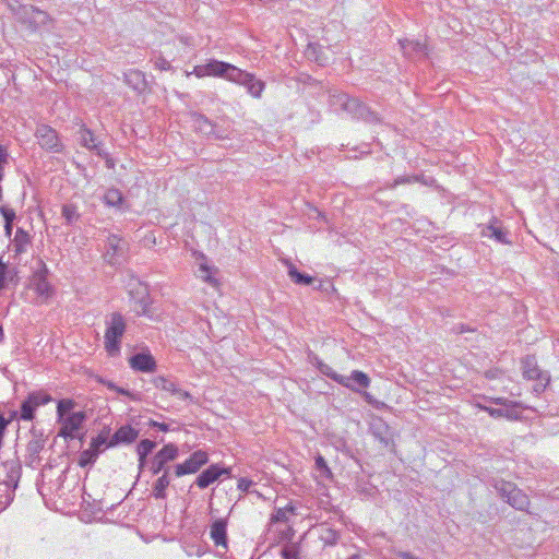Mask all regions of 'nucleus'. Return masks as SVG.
Masks as SVG:
<instances>
[{"label": "nucleus", "instance_id": "a18cd8bd", "mask_svg": "<svg viewBox=\"0 0 559 559\" xmlns=\"http://www.w3.org/2000/svg\"><path fill=\"white\" fill-rule=\"evenodd\" d=\"M490 402L497 405H501L502 407H519L521 408V403L516 401H511L506 397H492Z\"/></svg>", "mask_w": 559, "mask_h": 559}, {"label": "nucleus", "instance_id": "cd10ccee", "mask_svg": "<svg viewBox=\"0 0 559 559\" xmlns=\"http://www.w3.org/2000/svg\"><path fill=\"white\" fill-rule=\"evenodd\" d=\"M126 82L134 90H142L145 85L144 74L138 70H131L124 74Z\"/></svg>", "mask_w": 559, "mask_h": 559}, {"label": "nucleus", "instance_id": "ddd939ff", "mask_svg": "<svg viewBox=\"0 0 559 559\" xmlns=\"http://www.w3.org/2000/svg\"><path fill=\"white\" fill-rule=\"evenodd\" d=\"M126 249L127 242L122 238L116 235L109 236L106 252V257L108 258L109 263H117L119 258H122L124 255Z\"/></svg>", "mask_w": 559, "mask_h": 559}, {"label": "nucleus", "instance_id": "c85d7f7f", "mask_svg": "<svg viewBox=\"0 0 559 559\" xmlns=\"http://www.w3.org/2000/svg\"><path fill=\"white\" fill-rule=\"evenodd\" d=\"M80 142L88 150H95L98 146L97 139L94 133L85 127L80 129Z\"/></svg>", "mask_w": 559, "mask_h": 559}, {"label": "nucleus", "instance_id": "473e14b6", "mask_svg": "<svg viewBox=\"0 0 559 559\" xmlns=\"http://www.w3.org/2000/svg\"><path fill=\"white\" fill-rule=\"evenodd\" d=\"M156 456L165 463L174 461L178 456V448L173 443L166 444L156 453Z\"/></svg>", "mask_w": 559, "mask_h": 559}, {"label": "nucleus", "instance_id": "49530a36", "mask_svg": "<svg viewBox=\"0 0 559 559\" xmlns=\"http://www.w3.org/2000/svg\"><path fill=\"white\" fill-rule=\"evenodd\" d=\"M419 180L418 176H401L397 177L390 186L389 188L394 189L399 185H406V183H413L417 182Z\"/></svg>", "mask_w": 559, "mask_h": 559}, {"label": "nucleus", "instance_id": "e433bc0d", "mask_svg": "<svg viewBox=\"0 0 559 559\" xmlns=\"http://www.w3.org/2000/svg\"><path fill=\"white\" fill-rule=\"evenodd\" d=\"M122 200V193L118 189H109L104 195L105 203L110 206H117L121 204Z\"/></svg>", "mask_w": 559, "mask_h": 559}, {"label": "nucleus", "instance_id": "603ef678", "mask_svg": "<svg viewBox=\"0 0 559 559\" xmlns=\"http://www.w3.org/2000/svg\"><path fill=\"white\" fill-rule=\"evenodd\" d=\"M165 465L166 463L155 455L152 461L151 471L154 475H156L164 469Z\"/></svg>", "mask_w": 559, "mask_h": 559}, {"label": "nucleus", "instance_id": "8fccbe9b", "mask_svg": "<svg viewBox=\"0 0 559 559\" xmlns=\"http://www.w3.org/2000/svg\"><path fill=\"white\" fill-rule=\"evenodd\" d=\"M200 273H201V277L204 282H207L209 284L211 285H216V280L214 277H212L211 273H210V269L207 265L205 264H201L200 265Z\"/></svg>", "mask_w": 559, "mask_h": 559}, {"label": "nucleus", "instance_id": "5fc2aeb1", "mask_svg": "<svg viewBox=\"0 0 559 559\" xmlns=\"http://www.w3.org/2000/svg\"><path fill=\"white\" fill-rule=\"evenodd\" d=\"M173 395H176L180 400L192 402L191 394L188 391H185L178 386L176 388V392Z\"/></svg>", "mask_w": 559, "mask_h": 559}, {"label": "nucleus", "instance_id": "2f4dec72", "mask_svg": "<svg viewBox=\"0 0 559 559\" xmlns=\"http://www.w3.org/2000/svg\"><path fill=\"white\" fill-rule=\"evenodd\" d=\"M28 403L33 404L36 408L49 403L52 399L44 391L32 392L27 396Z\"/></svg>", "mask_w": 559, "mask_h": 559}, {"label": "nucleus", "instance_id": "69168bd1", "mask_svg": "<svg viewBox=\"0 0 559 559\" xmlns=\"http://www.w3.org/2000/svg\"><path fill=\"white\" fill-rule=\"evenodd\" d=\"M348 559H360V556L357 554H354Z\"/></svg>", "mask_w": 559, "mask_h": 559}, {"label": "nucleus", "instance_id": "a19ab883", "mask_svg": "<svg viewBox=\"0 0 559 559\" xmlns=\"http://www.w3.org/2000/svg\"><path fill=\"white\" fill-rule=\"evenodd\" d=\"M316 469L320 473V476L325 478V479H331L332 478V472L331 469L329 468L323 456L321 455H318L316 457Z\"/></svg>", "mask_w": 559, "mask_h": 559}, {"label": "nucleus", "instance_id": "79ce46f5", "mask_svg": "<svg viewBox=\"0 0 559 559\" xmlns=\"http://www.w3.org/2000/svg\"><path fill=\"white\" fill-rule=\"evenodd\" d=\"M74 402L70 399H64L58 402L57 405V415L58 419L63 418L64 416H68L67 414L72 411L74 407Z\"/></svg>", "mask_w": 559, "mask_h": 559}, {"label": "nucleus", "instance_id": "c756f323", "mask_svg": "<svg viewBox=\"0 0 559 559\" xmlns=\"http://www.w3.org/2000/svg\"><path fill=\"white\" fill-rule=\"evenodd\" d=\"M155 445V442L148 439H144L138 444L136 451L139 454L140 467L144 465L146 456L153 451Z\"/></svg>", "mask_w": 559, "mask_h": 559}, {"label": "nucleus", "instance_id": "6e6d98bb", "mask_svg": "<svg viewBox=\"0 0 559 559\" xmlns=\"http://www.w3.org/2000/svg\"><path fill=\"white\" fill-rule=\"evenodd\" d=\"M317 49H318L317 45H313V44L308 45V48H307V55H308V57H310V58H311V57H314V58H316V60H317L320 64H322V60H321L319 57H317V56H316V53H317Z\"/></svg>", "mask_w": 559, "mask_h": 559}, {"label": "nucleus", "instance_id": "72a5a7b5", "mask_svg": "<svg viewBox=\"0 0 559 559\" xmlns=\"http://www.w3.org/2000/svg\"><path fill=\"white\" fill-rule=\"evenodd\" d=\"M45 447V440L40 437H33L26 447L27 453L32 457H36Z\"/></svg>", "mask_w": 559, "mask_h": 559}, {"label": "nucleus", "instance_id": "864d4df0", "mask_svg": "<svg viewBox=\"0 0 559 559\" xmlns=\"http://www.w3.org/2000/svg\"><path fill=\"white\" fill-rule=\"evenodd\" d=\"M253 485V481L248 479V478H245V477H241L239 478L238 480V489L241 490V491H248L249 488Z\"/></svg>", "mask_w": 559, "mask_h": 559}, {"label": "nucleus", "instance_id": "39448f33", "mask_svg": "<svg viewBox=\"0 0 559 559\" xmlns=\"http://www.w3.org/2000/svg\"><path fill=\"white\" fill-rule=\"evenodd\" d=\"M21 467L12 464L8 480L0 483V512L5 510L14 498V490L20 478Z\"/></svg>", "mask_w": 559, "mask_h": 559}, {"label": "nucleus", "instance_id": "a878e982", "mask_svg": "<svg viewBox=\"0 0 559 559\" xmlns=\"http://www.w3.org/2000/svg\"><path fill=\"white\" fill-rule=\"evenodd\" d=\"M194 127L204 134L214 133V124L203 115L194 114L192 116Z\"/></svg>", "mask_w": 559, "mask_h": 559}, {"label": "nucleus", "instance_id": "09e8293b", "mask_svg": "<svg viewBox=\"0 0 559 559\" xmlns=\"http://www.w3.org/2000/svg\"><path fill=\"white\" fill-rule=\"evenodd\" d=\"M0 213L3 216L5 224L12 225L13 221L16 217L14 210L7 206H1Z\"/></svg>", "mask_w": 559, "mask_h": 559}, {"label": "nucleus", "instance_id": "37998d69", "mask_svg": "<svg viewBox=\"0 0 559 559\" xmlns=\"http://www.w3.org/2000/svg\"><path fill=\"white\" fill-rule=\"evenodd\" d=\"M36 407L28 403L26 399L21 405V419L23 420H32L35 415Z\"/></svg>", "mask_w": 559, "mask_h": 559}, {"label": "nucleus", "instance_id": "a211bd4d", "mask_svg": "<svg viewBox=\"0 0 559 559\" xmlns=\"http://www.w3.org/2000/svg\"><path fill=\"white\" fill-rule=\"evenodd\" d=\"M206 70L207 76L224 78L229 81V74L231 70H235V66L216 59H210L206 62Z\"/></svg>", "mask_w": 559, "mask_h": 559}, {"label": "nucleus", "instance_id": "e2e57ef3", "mask_svg": "<svg viewBox=\"0 0 559 559\" xmlns=\"http://www.w3.org/2000/svg\"><path fill=\"white\" fill-rule=\"evenodd\" d=\"M117 391L121 394H124V395H128V396H131V393L124 389H117Z\"/></svg>", "mask_w": 559, "mask_h": 559}, {"label": "nucleus", "instance_id": "f3484780", "mask_svg": "<svg viewBox=\"0 0 559 559\" xmlns=\"http://www.w3.org/2000/svg\"><path fill=\"white\" fill-rule=\"evenodd\" d=\"M401 49L405 57L409 59H423L427 56V47L418 40H400Z\"/></svg>", "mask_w": 559, "mask_h": 559}, {"label": "nucleus", "instance_id": "7ed1b4c3", "mask_svg": "<svg viewBox=\"0 0 559 559\" xmlns=\"http://www.w3.org/2000/svg\"><path fill=\"white\" fill-rule=\"evenodd\" d=\"M229 81L242 85L247 92L254 98H260L265 88V83L257 79L252 73L246 72L237 67L231 70Z\"/></svg>", "mask_w": 559, "mask_h": 559}, {"label": "nucleus", "instance_id": "423d86ee", "mask_svg": "<svg viewBox=\"0 0 559 559\" xmlns=\"http://www.w3.org/2000/svg\"><path fill=\"white\" fill-rule=\"evenodd\" d=\"M35 135L41 148L50 152H61L62 144L55 129L47 124H40L37 127Z\"/></svg>", "mask_w": 559, "mask_h": 559}, {"label": "nucleus", "instance_id": "bb28decb", "mask_svg": "<svg viewBox=\"0 0 559 559\" xmlns=\"http://www.w3.org/2000/svg\"><path fill=\"white\" fill-rule=\"evenodd\" d=\"M350 383L357 389L356 392H360V389L368 388L370 385V378L362 371L354 370L349 377Z\"/></svg>", "mask_w": 559, "mask_h": 559}, {"label": "nucleus", "instance_id": "9d476101", "mask_svg": "<svg viewBox=\"0 0 559 559\" xmlns=\"http://www.w3.org/2000/svg\"><path fill=\"white\" fill-rule=\"evenodd\" d=\"M342 110L350 114L354 118L362 119L367 122H378L380 120L376 112L371 111L357 98L349 97Z\"/></svg>", "mask_w": 559, "mask_h": 559}, {"label": "nucleus", "instance_id": "aec40b11", "mask_svg": "<svg viewBox=\"0 0 559 559\" xmlns=\"http://www.w3.org/2000/svg\"><path fill=\"white\" fill-rule=\"evenodd\" d=\"M317 367L322 374L329 377L330 379L334 380L338 384H341L352 391H357V389L354 386V384L350 383V379H347L345 376L338 374L328 364H324L323 361H318Z\"/></svg>", "mask_w": 559, "mask_h": 559}, {"label": "nucleus", "instance_id": "58836bf2", "mask_svg": "<svg viewBox=\"0 0 559 559\" xmlns=\"http://www.w3.org/2000/svg\"><path fill=\"white\" fill-rule=\"evenodd\" d=\"M154 385L157 389L168 392L170 394H174L177 388V385L173 381L164 377H157L156 379H154Z\"/></svg>", "mask_w": 559, "mask_h": 559}, {"label": "nucleus", "instance_id": "20e7f679", "mask_svg": "<svg viewBox=\"0 0 559 559\" xmlns=\"http://www.w3.org/2000/svg\"><path fill=\"white\" fill-rule=\"evenodd\" d=\"M39 265L40 267L32 276L31 287L41 301H47L53 295V288L47 278L49 273L47 265L41 260Z\"/></svg>", "mask_w": 559, "mask_h": 559}, {"label": "nucleus", "instance_id": "6e6552de", "mask_svg": "<svg viewBox=\"0 0 559 559\" xmlns=\"http://www.w3.org/2000/svg\"><path fill=\"white\" fill-rule=\"evenodd\" d=\"M523 377L528 380H538L540 383L535 389L536 391H543L550 381V377L542 371L534 357L526 356L522 360Z\"/></svg>", "mask_w": 559, "mask_h": 559}, {"label": "nucleus", "instance_id": "0eeeda50", "mask_svg": "<svg viewBox=\"0 0 559 559\" xmlns=\"http://www.w3.org/2000/svg\"><path fill=\"white\" fill-rule=\"evenodd\" d=\"M207 462L209 455L205 451H194L183 463L176 465L175 474L177 477H181L187 474H194Z\"/></svg>", "mask_w": 559, "mask_h": 559}, {"label": "nucleus", "instance_id": "c9c22d12", "mask_svg": "<svg viewBox=\"0 0 559 559\" xmlns=\"http://www.w3.org/2000/svg\"><path fill=\"white\" fill-rule=\"evenodd\" d=\"M62 216L64 217L67 224L71 225L75 223L80 218L76 205L64 204L62 206Z\"/></svg>", "mask_w": 559, "mask_h": 559}, {"label": "nucleus", "instance_id": "7c9ffc66", "mask_svg": "<svg viewBox=\"0 0 559 559\" xmlns=\"http://www.w3.org/2000/svg\"><path fill=\"white\" fill-rule=\"evenodd\" d=\"M108 435L109 431H102L96 438L92 440L90 448L95 450L97 454L103 452L106 448L109 447Z\"/></svg>", "mask_w": 559, "mask_h": 559}, {"label": "nucleus", "instance_id": "f257e3e1", "mask_svg": "<svg viewBox=\"0 0 559 559\" xmlns=\"http://www.w3.org/2000/svg\"><path fill=\"white\" fill-rule=\"evenodd\" d=\"M105 323L104 345L110 356H116L120 352L121 338L126 332L127 323L119 312L109 314Z\"/></svg>", "mask_w": 559, "mask_h": 559}, {"label": "nucleus", "instance_id": "bf43d9fd", "mask_svg": "<svg viewBox=\"0 0 559 559\" xmlns=\"http://www.w3.org/2000/svg\"><path fill=\"white\" fill-rule=\"evenodd\" d=\"M396 555L402 559H419L418 557L414 556L413 554L408 551H396Z\"/></svg>", "mask_w": 559, "mask_h": 559}, {"label": "nucleus", "instance_id": "13d9d810", "mask_svg": "<svg viewBox=\"0 0 559 559\" xmlns=\"http://www.w3.org/2000/svg\"><path fill=\"white\" fill-rule=\"evenodd\" d=\"M150 425L153 426V427L158 428L162 431H168L169 430L168 425L165 424V423H158V421L152 420Z\"/></svg>", "mask_w": 559, "mask_h": 559}, {"label": "nucleus", "instance_id": "6ab92c4d", "mask_svg": "<svg viewBox=\"0 0 559 559\" xmlns=\"http://www.w3.org/2000/svg\"><path fill=\"white\" fill-rule=\"evenodd\" d=\"M138 436L139 431L131 426H122L114 433L108 445L115 447L120 443H131L138 438Z\"/></svg>", "mask_w": 559, "mask_h": 559}, {"label": "nucleus", "instance_id": "f704fd0d", "mask_svg": "<svg viewBox=\"0 0 559 559\" xmlns=\"http://www.w3.org/2000/svg\"><path fill=\"white\" fill-rule=\"evenodd\" d=\"M295 513V508L293 506H287L285 508H277L271 516V521L276 522H287L288 514Z\"/></svg>", "mask_w": 559, "mask_h": 559}, {"label": "nucleus", "instance_id": "4be33fe9", "mask_svg": "<svg viewBox=\"0 0 559 559\" xmlns=\"http://www.w3.org/2000/svg\"><path fill=\"white\" fill-rule=\"evenodd\" d=\"M31 245V236L22 228H17L15 236L11 242V248L15 257L25 253Z\"/></svg>", "mask_w": 559, "mask_h": 559}, {"label": "nucleus", "instance_id": "0e129e2a", "mask_svg": "<svg viewBox=\"0 0 559 559\" xmlns=\"http://www.w3.org/2000/svg\"><path fill=\"white\" fill-rule=\"evenodd\" d=\"M3 340V329H2V325L0 324V342Z\"/></svg>", "mask_w": 559, "mask_h": 559}, {"label": "nucleus", "instance_id": "ea45409f", "mask_svg": "<svg viewBox=\"0 0 559 559\" xmlns=\"http://www.w3.org/2000/svg\"><path fill=\"white\" fill-rule=\"evenodd\" d=\"M97 456L98 454L95 452V450L88 448L81 452L79 465L85 467L90 464H93L96 461Z\"/></svg>", "mask_w": 559, "mask_h": 559}, {"label": "nucleus", "instance_id": "1a4fd4ad", "mask_svg": "<svg viewBox=\"0 0 559 559\" xmlns=\"http://www.w3.org/2000/svg\"><path fill=\"white\" fill-rule=\"evenodd\" d=\"M85 419L86 415L84 412L71 413L68 416L58 419V424L60 425L59 436L66 439H73L75 437V432L81 429Z\"/></svg>", "mask_w": 559, "mask_h": 559}, {"label": "nucleus", "instance_id": "3c124183", "mask_svg": "<svg viewBox=\"0 0 559 559\" xmlns=\"http://www.w3.org/2000/svg\"><path fill=\"white\" fill-rule=\"evenodd\" d=\"M192 74L195 75L197 78H200V79L204 78V76H207L206 63L205 64L195 66L191 72L186 71V75L187 76H190Z\"/></svg>", "mask_w": 559, "mask_h": 559}, {"label": "nucleus", "instance_id": "412c9836", "mask_svg": "<svg viewBox=\"0 0 559 559\" xmlns=\"http://www.w3.org/2000/svg\"><path fill=\"white\" fill-rule=\"evenodd\" d=\"M481 409L487 412L491 417L493 418H501L504 417L509 420H518L521 418V411L519 407H501V408H493L488 406H480Z\"/></svg>", "mask_w": 559, "mask_h": 559}, {"label": "nucleus", "instance_id": "5701e85b", "mask_svg": "<svg viewBox=\"0 0 559 559\" xmlns=\"http://www.w3.org/2000/svg\"><path fill=\"white\" fill-rule=\"evenodd\" d=\"M282 262L287 267V274L295 284L311 285L314 282V277L300 273L289 260L283 259Z\"/></svg>", "mask_w": 559, "mask_h": 559}, {"label": "nucleus", "instance_id": "9b49d317", "mask_svg": "<svg viewBox=\"0 0 559 559\" xmlns=\"http://www.w3.org/2000/svg\"><path fill=\"white\" fill-rule=\"evenodd\" d=\"M480 235L481 237L493 239L499 243H511V240L508 238L509 231L502 226L501 222L496 217H492L488 225L483 227Z\"/></svg>", "mask_w": 559, "mask_h": 559}, {"label": "nucleus", "instance_id": "4d7b16f0", "mask_svg": "<svg viewBox=\"0 0 559 559\" xmlns=\"http://www.w3.org/2000/svg\"><path fill=\"white\" fill-rule=\"evenodd\" d=\"M7 150L0 145V167L4 170V164L7 163Z\"/></svg>", "mask_w": 559, "mask_h": 559}, {"label": "nucleus", "instance_id": "f03ea898", "mask_svg": "<svg viewBox=\"0 0 559 559\" xmlns=\"http://www.w3.org/2000/svg\"><path fill=\"white\" fill-rule=\"evenodd\" d=\"M493 487L511 507L520 511H527L531 503L530 498L513 483L500 479L495 481Z\"/></svg>", "mask_w": 559, "mask_h": 559}, {"label": "nucleus", "instance_id": "2eb2a0df", "mask_svg": "<svg viewBox=\"0 0 559 559\" xmlns=\"http://www.w3.org/2000/svg\"><path fill=\"white\" fill-rule=\"evenodd\" d=\"M130 367L141 372H154L156 369V361L148 353H139L129 359Z\"/></svg>", "mask_w": 559, "mask_h": 559}, {"label": "nucleus", "instance_id": "680f3d73", "mask_svg": "<svg viewBox=\"0 0 559 559\" xmlns=\"http://www.w3.org/2000/svg\"><path fill=\"white\" fill-rule=\"evenodd\" d=\"M4 229H5L7 236H11L12 225L4 224Z\"/></svg>", "mask_w": 559, "mask_h": 559}, {"label": "nucleus", "instance_id": "393cba45", "mask_svg": "<svg viewBox=\"0 0 559 559\" xmlns=\"http://www.w3.org/2000/svg\"><path fill=\"white\" fill-rule=\"evenodd\" d=\"M170 479L168 477V468L165 469L164 474L157 478L153 485V496L156 499L166 498V488L169 486Z\"/></svg>", "mask_w": 559, "mask_h": 559}, {"label": "nucleus", "instance_id": "c03bdc74", "mask_svg": "<svg viewBox=\"0 0 559 559\" xmlns=\"http://www.w3.org/2000/svg\"><path fill=\"white\" fill-rule=\"evenodd\" d=\"M281 554L283 559H299L298 548L294 544L285 545Z\"/></svg>", "mask_w": 559, "mask_h": 559}, {"label": "nucleus", "instance_id": "4468645a", "mask_svg": "<svg viewBox=\"0 0 559 559\" xmlns=\"http://www.w3.org/2000/svg\"><path fill=\"white\" fill-rule=\"evenodd\" d=\"M372 436L379 440V442L389 448L393 445V432L391 428L381 419H377L371 424L370 427Z\"/></svg>", "mask_w": 559, "mask_h": 559}, {"label": "nucleus", "instance_id": "f8f14e48", "mask_svg": "<svg viewBox=\"0 0 559 559\" xmlns=\"http://www.w3.org/2000/svg\"><path fill=\"white\" fill-rule=\"evenodd\" d=\"M228 474V468H224L218 466L217 464H213L197 477L195 484L198 485L199 488L204 489L214 481H216L221 476Z\"/></svg>", "mask_w": 559, "mask_h": 559}, {"label": "nucleus", "instance_id": "de8ad7c7", "mask_svg": "<svg viewBox=\"0 0 559 559\" xmlns=\"http://www.w3.org/2000/svg\"><path fill=\"white\" fill-rule=\"evenodd\" d=\"M154 67L160 71H168L171 69V64L168 60H166L162 55L156 56L153 59Z\"/></svg>", "mask_w": 559, "mask_h": 559}, {"label": "nucleus", "instance_id": "052dcab7", "mask_svg": "<svg viewBox=\"0 0 559 559\" xmlns=\"http://www.w3.org/2000/svg\"><path fill=\"white\" fill-rule=\"evenodd\" d=\"M362 396L365 399V401L369 404H372L373 403V397L371 394H369L368 392H364L362 393Z\"/></svg>", "mask_w": 559, "mask_h": 559}, {"label": "nucleus", "instance_id": "dca6fc26", "mask_svg": "<svg viewBox=\"0 0 559 559\" xmlns=\"http://www.w3.org/2000/svg\"><path fill=\"white\" fill-rule=\"evenodd\" d=\"M210 536L217 547H223L227 549V520L226 519H217L215 520L210 527Z\"/></svg>", "mask_w": 559, "mask_h": 559}, {"label": "nucleus", "instance_id": "b1692460", "mask_svg": "<svg viewBox=\"0 0 559 559\" xmlns=\"http://www.w3.org/2000/svg\"><path fill=\"white\" fill-rule=\"evenodd\" d=\"M17 282V271L15 267H9L8 262L0 257V290L4 289L10 283Z\"/></svg>", "mask_w": 559, "mask_h": 559}, {"label": "nucleus", "instance_id": "4c0bfd02", "mask_svg": "<svg viewBox=\"0 0 559 559\" xmlns=\"http://www.w3.org/2000/svg\"><path fill=\"white\" fill-rule=\"evenodd\" d=\"M348 99H349V96L347 94L336 92V91L330 95V104L332 107L335 108V110H337V109L342 110Z\"/></svg>", "mask_w": 559, "mask_h": 559}]
</instances>
